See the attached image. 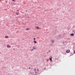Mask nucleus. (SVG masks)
<instances>
[{
    "label": "nucleus",
    "instance_id": "1",
    "mask_svg": "<svg viewBox=\"0 0 75 75\" xmlns=\"http://www.w3.org/2000/svg\"><path fill=\"white\" fill-rule=\"evenodd\" d=\"M52 57L51 56L50 57V60L52 62Z\"/></svg>",
    "mask_w": 75,
    "mask_h": 75
},
{
    "label": "nucleus",
    "instance_id": "2",
    "mask_svg": "<svg viewBox=\"0 0 75 75\" xmlns=\"http://www.w3.org/2000/svg\"><path fill=\"white\" fill-rule=\"evenodd\" d=\"M66 52H67V53H69V52H70V50H67V51H66Z\"/></svg>",
    "mask_w": 75,
    "mask_h": 75
},
{
    "label": "nucleus",
    "instance_id": "3",
    "mask_svg": "<svg viewBox=\"0 0 75 75\" xmlns=\"http://www.w3.org/2000/svg\"><path fill=\"white\" fill-rule=\"evenodd\" d=\"M18 10H17V12H16V15H18Z\"/></svg>",
    "mask_w": 75,
    "mask_h": 75
},
{
    "label": "nucleus",
    "instance_id": "4",
    "mask_svg": "<svg viewBox=\"0 0 75 75\" xmlns=\"http://www.w3.org/2000/svg\"><path fill=\"white\" fill-rule=\"evenodd\" d=\"M7 48H10V47H11V46H10L9 45H7Z\"/></svg>",
    "mask_w": 75,
    "mask_h": 75
},
{
    "label": "nucleus",
    "instance_id": "5",
    "mask_svg": "<svg viewBox=\"0 0 75 75\" xmlns=\"http://www.w3.org/2000/svg\"><path fill=\"white\" fill-rule=\"evenodd\" d=\"M5 38H8V36H5Z\"/></svg>",
    "mask_w": 75,
    "mask_h": 75
},
{
    "label": "nucleus",
    "instance_id": "6",
    "mask_svg": "<svg viewBox=\"0 0 75 75\" xmlns=\"http://www.w3.org/2000/svg\"><path fill=\"white\" fill-rule=\"evenodd\" d=\"M71 36H74V34H71Z\"/></svg>",
    "mask_w": 75,
    "mask_h": 75
},
{
    "label": "nucleus",
    "instance_id": "7",
    "mask_svg": "<svg viewBox=\"0 0 75 75\" xmlns=\"http://www.w3.org/2000/svg\"><path fill=\"white\" fill-rule=\"evenodd\" d=\"M34 43H35V44L37 43V42L35 40L34 41Z\"/></svg>",
    "mask_w": 75,
    "mask_h": 75
},
{
    "label": "nucleus",
    "instance_id": "8",
    "mask_svg": "<svg viewBox=\"0 0 75 75\" xmlns=\"http://www.w3.org/2000/svg\"><path fill=\"white\" fill-rule=\"evenodd\" d=\"M51 42H54V40H51Z\"/></svg>",
    "mask_w": 75,
    "mask_h": 75
},
{
    "label": "nucleus",
    "instance_id": "9",
    "mask_svg": "<svg viewBox=\"0 0 75 75\" xmlns=\"http://www.w3.org/2000/svg\"><path fill=\"white\" fill-rule=\"evenodd\" d=\"M33 50H34V49H30V51H33Z\"/></svg>",
    "mask_w": 75,
    "mask_h": 75
},
{
    "label": "nucleus",
    "instance_id": "10",
    "mask_svg": "<svg viewBox=\"0 0 75 75\" xmlns=\"http://www.w3.org/2000/svg\"><path fill=\"white\" fill-rule=\"evenodd\" d=\"M30 30V29L28 28V29H26V30H27V31H28V30Z\"/></svg>",
    "mask_w": 75,
    "mask_h": 75
},
{
    "label": "nucleus",
    "instance_id": "11",
    "mask_svg": "<svg viewBox=\"0 0 75 75\" xmlns=\"http://www.w3.org/2000/svg\"><path fill=\"white\" fill-rule=\"evenodd\" d=\"M33 50L34 49V50H36V48H35V47H33Z\"/></svg>",
    "mask_w": 75,
    "mask_h": 75
},
{
    "label": "nucleus",
    "instance_id": "12",
    "mask_svg": "<svg viewBox=\"0 0 75 75\" xmlns=\"http://www.w3.org/2000/svg\"><path fill=\"white\" fill-rule=\"evenodd\" d=\"M34 40H35V38H34Z\"/></svg>",
    "mask_w": 75,
    "mask_h": 75
},
{
    "label": "nucleus",
    "instance_id": "13",
    "mask_svg": "<svg viewBox=\"0 0 75 75\" xmlns=\"http://www.w3.org/2000/svg\"><path fill=\"white\" fill-rule=\"evenodd\" d=\"M38 28H40L39 27H38Z\"/></svg>",
    "mask_w": 75,
    "mask_h": 75
},
{
    "label": "nucleus",
    "instance_id": "14",
    "mask_svg": "<svg viewBox=\"0 0 75 75\" xmlns=\"http://www.w3.org/2000/svg\"><path fill=\"white\" fill-rule=\"evenodd\" d=\"M13 1H14V0H12Z\"/></svg>",
    "mask_w": 75,
    "mask_h": 75
},
{
    "label": "nucleus",
    "instance_id": "15",
    "mask_svg": "<svg viewBox=\"0 0 75 75\" xmlns=\"http://www.w3.org/2000/svg\"><path fill=\"white\" fill-rule=\"evenodd\" d=\"M74 53L75 54V50L74 51Z\"/></svg>",
    "mask_w": 75,
    "mask_h": 75
},
{
    "label": "nucleus",
    "instance_id": "16",
    "mask_svg": "<svg viewBox=\"0 0 75 75\" xmlns=\"http://www.w3.org/2000/svg\"><path fill=\"white\" fill-rule=\"evenodd\" d=\"M36 28H38V26Z\"/></svg>",
    "mask_w": 75,
    "mask_h": 75
},
{
    "label": "nucleus",
    "instance_id": "17",
    "mask_svg": "<svg viewBox=\"0 0 75 75\" xmlns=\"http://www.w3.org/2000/svg\"><path fill=\"white\" fill-rule=\"evenodd\" d=\"M6 3H7V1H6Z\"/></svg>",
    "mask_w": 75,
    "mask_h": 75
},
{
    "label": "nucleus",
    "instance_id": "18",
    "mask_svg": "<svg viewBox=\"0 0 75 75\" xmlns=\"http://www.w3.org/2000/svg\"><path fill=\"white\" fill-rule=\"evenodd\" d=\"M26 12H27V10H26Z\"/></svg>",
    "mask_w": 75,
    "mask_h": 75
},
{
    "label": "nucleus",
    "instance_id": "19",
    "mask_svg": "<svg viewBox=\"0 0 75 75\" xmlns=\"http://www.w3.org/2000/svg\"><path fill=\"white\" fill-rule=\"evenodd\" d=\"M29 69H30V67L29 68Z\"/></svg>",
    "mask_w": 75,
    "mask_h": 75
}]
</instances>
